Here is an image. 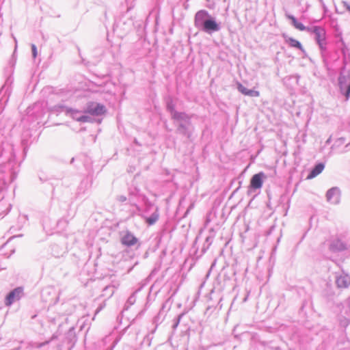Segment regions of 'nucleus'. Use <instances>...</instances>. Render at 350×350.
<instances>
[{
	"label": "nucleus",
	"instance_id": "obj_20",
	"mask_svg": "<svg viewBox=\"0 0 350 350\" xmlns=\"http://www.w3.org/2000/svg\"><path fill=\"white\" fill-rule=\"evenodd\" d=\"M164 305L163 306L161 310L152 319V323L155 325L154 328L151 331V334H154L159 326V324L162 323L164 319V316H163V309L164 308Z\"/></svg>",
	"mask_w": 350,
	"mask_h": 350
},
{
	"label": "nucleus",
	"instance_id": "obj_6",
	"mask_svg": "<svg viewBox=\"0 0 350 350\" xmlns=\"http://www.w3.org/2000/svg\"><path fill=\"white\" fill-rule=\"evenodd\" d=\"M265 178V174L262 172L255 174L252 176L247 190L248 196H252L257 189H260L262 187Z\"/></svg>",
	"mask_w": 350,
	"mask_h": 350
},
{
	"label": "nucleus",
	"instance_id": "obj_34",
	"mask_svg": "<svg viewBox=\"0 0 350 350\" xmlns=\"http://www.w3.org/2000/svg\"><path fill=\"white\" fill-rule=\"evenodd\" d=\"M319 1H320L322 5V7H323V10L325 11H327V8H326L325 3H323V0H319Z\"/></svg>",
	"mask_w": 350,
	"mask_h": 350
},
{
	"label": "nucleus",
	"instance_id": "obj_27",
	"mask_svg": "<svg viewBox=\"0 0 350 350\" xmlns=\"http://www.w3.org/2000/svg\"><path fill=\"white\" fill-rule=\"evenodd\" d=\"M237 90L243 94L245 95L247 94V92L248 91V89L246 88L245 86H243L241 83H237Z\"/></svg>",
	"mask_w": 350,
	"mask_h": 350
},
{
	"label": "nucleus",
	"instance_id": "obj_15",
	"mask_svg": "<svg viewBox=\"0 0 350 350\" xmlns=\"http://www.w3.org/2000/svg\"><path fill=\"white\" fill-rule=\"evenodd\" d=\"M286 16L287 18L291 20L292 25L297 29L299 31H307L310 29V27H306L301 23L299 22L297 19L292 14H286Z\"/></svg>",
	"mask_w": 350,
	"mask_h": 350
},
{
	"label": "nucleus",
	"instance_id": "obj_2",
	"mask_svg": "<svg viewBox=\"0 0 350 350\" xmlns=\"http://www.w3.org/2000/svg\"><path fill=\"white\" fill-rule=\"evenodd\" d=\"M175 116L176 117L173 120L176 126V133L190 139L193 131V126L191 124L193 115L182 112L176 113Z\"/></svg>",
	"mask_w": 350,
	"mask_h": 350
},
{
	"label": "nucleus",
	"instance_id": "obj_40",
	"mask_svg": "<svg viewBox=\"0 0 350 350\" xmlns=\"http://www.w3.org/2000/svg\"><path fill=\"white\" fill-rule=\"evenodd\" d=\"M102 309V308H99L96 310V314L98 313L100 310Z\"/></svg>",
	"mask_w": 350,
	"mask_h": 350
},
{
	"label": "nucleus",
	"instance_id": "obj_33",
	"mask_svg": "<svg viewBox=\"0 0 350 350\" xmlns=\"http://www.w3.org/2000/svg\"><path fill=\"white\" fill-rule=\"evenodd\" d=\"M342 3L347 10L350 12V5H349L346 1H342Z\"/></svg>",
	"mask_w": 350,
	"mask_h": 350
},
{
	"label": "nucleus",
	"instance_id": "obj_36",
	"mask_svg": "<svg viewBox=\"0 0 350 350\" xmlns=\"http://www.w3.org/2000/svg\"><path fill=\"white\" fill-rule=\"evenodd\" d=\"M3 154H4V150H0V158L1 157H3Z\"/></svg>",
	"mask_w": 350,
	"mask_h": 350
},
{
	"label": "nucleus",
	"instance_id": "obj_41",
	"mask_svg": "<svg viewBox=\"0 0 350 350\" xmlns=\"http://www.w3.org/2000/svg\"><path fill=\"white\" fill-rule=\"evenodd\" d=\"M22 237V234H19V235H17V236H14V237H12L11 239H13V238H14V237Z\"/></svg>",
	"mask_w": 350,
	"mask_h": 350
},
{
	"label": "nucleus",
	"instance_id": "obj_14",
	"mask_svg": "<svg viewBox=\"0 0 350 350\" xmlns=\"http://www.w3.org/2000/svg\"><path fill=\"white\" fill-rule=\"evenodd\" d=\"M325 168V164L319 162L314 165L307 176V179H312L320 174Z\"/></svg>",
	"mask_w": 350,
	"mask_h": 350
},
{
	"label": "nucleus",
	"instance_id": "obj_25",
	"mask_svg": "<svg viewBox=\"0 0 350 350\" xmlns=\"http://www.w3.org/2000/svg\"><path fill=\"white\" fill-rule=\"evenodd\" d=\"M185 315V313H181L179 315H178L174 319V323H173V325H172V329L174 330H176V328L178 327L179 323H180V321L181 320V319L183 318V317Z\"/></svg>",
	"mask_w": 350,
	"mask_h": 350
},
{
	"label": "nucleus",
	"instance_id": "obj_38",
	"mask_svg": "<svg viewBox=\"0 0 350 350\" xmlns=\"http://www.w3.org/2000/svg\"><path fill=\"white\" fill-rule=\"evenodd\" d=\"M338 140V141H340V142H341V143H343V142H344V141H345V139H344V138H342V137H340V138H339Z\"/></svg>",
	"mask_w": 350,
	"mask_h": 350
},
{
	"label": "nucleus",
	"instance_id": "obj_16",
	"mask_svg": "<svg viewBox=\"0 0 350 350\" xmlns=\"http://www.w3.org/2000/svg\"><path fill=\"white\" fill-rule=\"evenodd\" d=\"M346 249V244L339 239L333 240L329 245V250L332 252H340Z\"/></svg>",
	"mask_w": 350,
	"mask_h": 350
},
{
	"label": "nucleus",
	"instance_id": "obj_5",
	"mask_svg": "<svg viewBox=\"0 0 350 350\" xmlns=\"http://www.w3.org/2000/svg\"><path fill=\"white\" fill-rule=\"evenodd\" d=\"M58 108L60 109L59 111H65L67 115H70L74 120L78 122H88L93 120L92 117L87 114H83L80 111L64 105H59Z\"/></svg>",
	"mask_w": 350,
	"mask_h": 350
},
{
	"label": "nucleus",
	"instance_id": "obj_8",
	"mask_svg": "<svg viewBox=\"0 0 350 350\" xmlns=\"http://www.w3.org/2000/svg\"><path fill=\"white\" fill-rule=\"evenodd\" d=\"M93 180L91 177L86 176L80 183L76 191V196L77 198H81L87 193L91 189Z\"/></svg>",
	"mask_w": 350,
	"mask_h": 350
},
{
	"label": "nucleus",
	"instance_id": "obj_18",
	"mask_svg": "<svg viewBox=\"0 0 350 350\" xmlns=\"http://www.w3.org/2000/svg\"><path fill=\"white\" fill-rule=\"evenodd\" d=\"M166 109L167 111L171 114L172 119L173 120L176 117V113H182L183 111H178L175 109V105L172 98L169 97L166 100Z\"/></svg>",
	"mask_w": 350,
	"mask_h": 350
},
{
	"label": "nucleus",
	"instance_id": "obj_24",
	"mask_svg": "<svg viewBox=\"0 0 350 350\" xmlns=\"http://www.w3.org/2000/svg\"><path fill=\"white\" fill-rule=\"evenodd\" d=\"M114 293V287L113 286H107L103 289V296L111 297Z\"/></svg>",
	"mask_w": 350,
	"mask_h": 350
},
{
	"label": "nucleus",
	"instance_id": "obj_11",
	"mask_svg": "<svg viewBox=\"0 0 350 350\" xmlns=\"http://www.w3.org/2000/svg\"><path fill=\"white\" fill-rule=\"evenodd\" d=\"M138 241V239L129 230L123 232L121 238V243L126 247H131L135 245Z\"/></svg>",
	"mask_w": 350,
	"mask_h": 350
},
{
	"label": "nucleus",
	"instance_id": "obj_32",
	"mask_svg": "<svg viewBox=\"0 0 350 350\" xmlns=\"http://www.w3.org/2000/svg\"><path fill=\"white\" fill-rule=\"evenodd\" d=\"M59 334L57 332L54 333L49 340H51V342H52L56 340L59 337Z\"/></svg>",
	"mask_w": 350,
	"mask_h": 350
},
{
	"label": "nucleus",
	"instance_id": "obj_17",
	"mask_svg": "<svg viewBox=\"0 0 350 350\" xmlns=\"http://www.w3.org/2000/svg\"><path fill=\"white\" fill-rule=\"evenodd\" d=\"M336 284L338 288H347L350 284V277L347 275H336Z\"/></svg>",
	"mask_w": 350,
	"mask_h": 350
},
{
	"label": "nucleus",
	"instance_id": "obj_7",
	"mask_svg": "<svg viewBox=\"0 0 350 350\" xmlns=\"http://www.w3.org/2000/svg\"><path fill=\"white\" fill-rule=\"evenodd\" d=\"M84 112L89 116H98L106 112L105 107L100 103L90 102L86 105Z\"/></svg>",
	"mask_w": 350,
	"mask_h": 350
},
{
	"label": "nucleus",
	"instance_id": "obj_43",
	"mask_svg": "<svg viewBox=\"0 0 350 350\" xmlns=\"http://www.w3.org/2000/svg\"><path fill=\"white\" fill-rule=\"evenodd\" d=\"M22 142H23V144H24V142H25V139H22Z\"/></svg>",
	"mask_w": 350,
	"mask_h": 350
},
{
	"label": "nucleus",
	"instance_id": "obj_30",
	"mask_svg": "<svg viewBox=\"0 0 350 350\" xmlns=\"http://www.w3.org/2000/svg\"><path fill=\"white\" fill-rule=\"evenodd\" d=\"M50 342H51V340H46V341H44V342H43L38 343V344H37V345H36V347H37L38 348H42V347H43L44 346H45V345H46L49 344Z\"/></svg>",
	"mask_w": 350,
	"mask_h": 350
},
{
	"label": "nucleus",
	"instance_id": "obj_10",
	"mask_svg": "<svg viewBox=\"0 0 350 350\" xmlns=\"http://www.w3.org/2000/svg\"><path fill=\"white\" fill-rule=\"evenodd\" d=\"M23 295V287H16L11 291L5 297V304L11 306L15 301L19 300Z\"/></svg>",
	"mask_w": 350,
	"mask_h": 350
},
{
	"label": "nucleus",
	"instance_id": "obj_22",
	"mask_svg": "<svg viewBox=\"0 0 350 350\" xmlns=\"http://www.w3.org/2000/svg\"><path fill=\"white\" fill-rule=\"evenodd\" d=\"M142 194H141L139 193V190L137 189V188H134L133 189H130L129 190V200L131 203V204L134 205L137 210H140V207L139 206H137L136 204H135L134 202H133V197H139L141 198V196Z\"/></svg>",
	"mask_w": 350,
	"mask_h": 350
},
{
	"label": "nucleus",
	"instance_id": "obj_3",
	"mask_svg": "<svg viewBox=\"0 0 350 350\" xmlns=\"http://www.w3.org/2000/svg\"><path fill=\"white\" fill-rule=\"evenodd\" d=\"M308 33L314 35V40L318 45L321 57L326 59L328 56L326 30L321 26H311Z\"/></svg>",
	"mask_w": 350,
	"mask_h": 350
},
{
	"label": "nucleus",
	"instance_id": "obj_42",
	"mask_svg": "<svg viewBox=\"0 0 350 350\" xmlns=\"http://www.w3.org/2000/svg\"><path fill=\"white\" fill-rule=\"evenodd\" d=\"M74 160H75V159H74V158H72V159H71V161H70V163H72L74 162Z\"/></svg>",
	"mask_w": 350,
	"mask_h": 350
},
{
	"label": "nucleus",
	"instance_id": "obj_44",
	"mask_svg": "<svg viewBox=\"0 0 350 350\" xmlns=\"http://www.w3.org/2000/svg\"><path fill=\"white\" fill-rule=\"evenodd\" d=\"M329 142H330L329 139L327 141V143H329Z\"/></svg>",
	"mask_w": 350,
	"mask_h": 350
},
{
	"label": "nucleus",
	"instance_id": "obj_26",
	"mask_svg": "<svg viewBox=\"0 0 350 350\" xmlns=\"http://www.w3.org/2000/svg\"><path fill=\"white\" fill-rule=\"evenodd\" d=\"M153 339V334H151V332L148 333L144 338V342L147 343V345L150 347L151 345L152 340Z\"/></svg>",
	"mask_w": 350,
	"mask_h": 350
},
{
	"label": "nucleus",
	"instance_id": "obj_21",
	"mask_svg": "<svg viewBox=\"0 0 350 350\" xmlns=\"http://www.w3.org/2000/svg\"><path fill=\"white\" fill-rule=\"evenodd\" d=\"M142 287L135 291L128 298L124 306V310H127L136 301V294L141 290Z\"/></svg>",
	"mask_w": 350,
	"mask_h": 350
},
{
	"label": "nucleus",
	"instance_id": "obj_23",
	"mask_svg": "<svg viewBox=\"0 0 350 350\" xmlns=\"http://www.w3.org/2000/svg\"><path fill=\"white\" fill-rule=\"evenodd\" d=\"M214 239V235L211 234L206 238L205 242L202 247V252L204 253L208 249L210 245L212 244Z\"/></svg>",
	"mask_w": 350,
	"mask_h": 350
},
{
	"label": "nucleus",
	"instance_id": "obj_13",
	"mask_svg": "<svg viewBox=\"0 0 350 350\" xmlns=\"http://www.w3.org/2000/svg\"><path fill=\"white\" fill-rule=\"evenodd\" d=\"M159 208L158 206H155L154 211L150 216L143 215L142 217L148 226H152L159 220Z\"/></svg>",
	"mask_w": 350,
	"mask_h": 350
},
{
	"label": "nucleus",
	"instance_id": "obj_29",
	"mask_svg": "<svg viewBox=\"0 0 350 350\" xmlns=\"http://www.w3.org/2000/svg\"><path fill=\"white\" fill-rule=\"evenodd\" d=\"M31 52H32L33 58L35 59L37 57V55H38L37 47H36V46L34 44H31Z\"/></svg>",
	"mask_w": 350,
	"mask_h": 350
},
{
	"label": "nucleus",
	"instance_id": "obj_9",
	"mask_svg": "<svg viewBox=\"0 0 350 350\" xmlns=\"http://www.w3.org/2000/svg\"><path fill=\"white\" fill-rule=\"evenodd\" d=\"M341 192L338 187H333L326 192L325 197L327 202L337 205L340 202Z\"/></svg>",
	"mask_w": 350,
	"mask_h": 350
},
{
	"label": "nucleus",
	"instance_id": "obj_35",
	"mask_svg": "<svg viewBox=\"0 0 350 350\" xmlns=\"http://www.w3.org/2000/svg\"><path fill=\"white\" fill-rule=\"evenodd\" d=\"M15 157V155L13 152L11 153V155L8 158V160L10 161L12 159Z\"/></svg>",
	"mask_w": 350,
	"mask_h": 350
},
{
	"label": "nucleus",
	"instance_id": "obj_4",
	"mask_svg": "<svg viewBox=\"0 0 350 350\" xmlns=\"http://www.w3.org/2000/svg\"><path fill=\"white\" fill-rule=\"evenodd\" d=\"M338 85L341 94L348 100L350 97V70L343 69L340 72Z\"/></svg>",
	"mask_w": 350,
	"mask_h": 350
},
{
	"label": "nucleus",
	"instance_id": "obj_12",
	"mask_svg": "<svg viewBox=\"0 0 350 350\" xmlns=\"http://www.w3.org/2000/svg\"><path fill=\"white\" fill-rule=\"evenodd\" d=\"M282 37L286 44L291 48L297 49L300 50L303 53H306V51L304 49L301 43L296 39L289 37L285 33L282 34Z\"/></svg>",
	"mask_w": 350,
	"mask_h": 350
},
{
	"label": "nucleus",
	"instance_id": "obj_39",
	"mask_svg": "<svg viewBox=\"0 0 350 350\" xmlns=\"http://www.w3.org/2000/svg\"><path fill=\"white\" fill-rule=\"evenodd\" d=\"M2 166L0 167V173L4 172V170L2 169Z\"/></svg>",
	"mask_w": 350,
	"mask_h": 350
},
{
	"label": "nucleus",
	"instance_id": "obj_19",
	"mask_svg": "<svg viewBox=\"0 0 350 350\" xmlns=\"http://www.w3.org/2000/svg\"><path fill=\"white\" fill-rule=\"evenodd\" d=\"M141 200L144 204V214L148 215L151 211L152 208L154 206V204L150 201L147 196L145 195L141 196Z\"/></svg>",
	"mask_w": 350,
	"mask_h": 350
},
{
	"label": "nucleus",
	"instance_id": "obj_31",
	"mask_svg": "<svg viewBox=\"0 0 350 350\" xmlns=\"http://www.w3.org/2000/svg\"><path fill=\"white\" fill-rule=\"evenodd\" d=\"M117 200L119 202H125L127 200V198H126V197L125 196L121 195V196H118L117 197Z\"/></svg>",
	"mask_w": 350,
	"mask_h": 350
},
{
	"label": "nucleus",
	"instance_id": "obj_28",
	"mask_svg": "<svg viewBox=\"0 0 350 350\" xmlns=\"http://www.w3.org/2000/svg\"><path fill=\"white\" fill-rule=\"evenodd\" d=\"M260 93L258 91L254 90H249L247 92L246 96H249L251 97H258L259 96Z\"/></svg>",
	"mask_w": 350,
	"mask_h": 350
},
{
	"label": "nucleus",
	"instance_id": "obj_37",
	"mask_svg": "<svg viewBox=\"0 0 350 350\" xmlns=\"http://www.w3.org/2000/svg\"><path fill=\"white\" fill-rule=\"evenodd\" d=\"M340 42L342 43V45H345V42H344L342 37H340Z\"/></svg>",
	"mask_w": 350,
	"mask_h": 350
},
{
	"label": "nucleus",
	"instance_id": "obj_1",
	"mask_svg": "<svg viewBox=\"0 0 350 350\" xmlns=\"http://www.w3.org/2000/svg\"><path fill=\"white\" fill-rule=\"evenodd\" d=\"M193 23L196 29L208 35L218 32L221 29V23L206 10H200L195 14Z\"/></svg>",
	"mask_w": 350,
	"mask_h": 350
}]
</instances>
